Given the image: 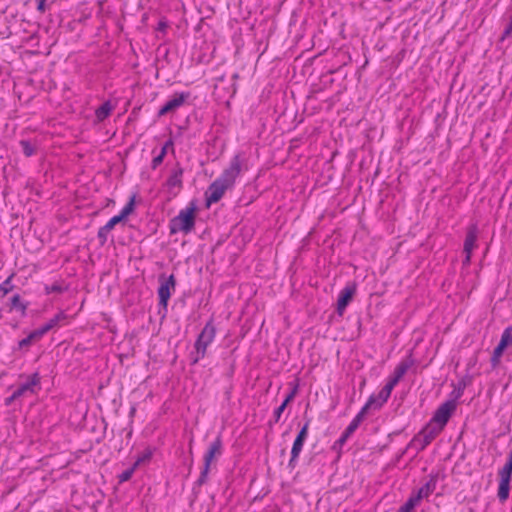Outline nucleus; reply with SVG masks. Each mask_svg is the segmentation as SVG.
<instances>
[{
	"mask_svg": "<svg viewBox=\"0 0 512 512\" xmlns=\"http://www.w3.org/2000/svg\"><path fill=\"white\" fill-rule=\"evenodd\" d=\"M500 342H504L506 348L512 345V327H508L503 331Z\"/></svg>",
	"mask_w": 512,
	"mask_h": 512,
	"instance_id": "cd10ccee",
	"label": "nucleus"
},
{
	"mask_svg": "<svg viewBox=\"0 0 512 512\" xmlns=\"http://www.w3.org/2000/svg\"><path fill=\"white\" fill-rule=\"evenodd\" d=\"M135 208V198L134 196L131 197L129 202L121 209L120 213L118 215L113 216L106 224V230L112 231L114 227L122 222L124 219H126Z\"/></svg>",
	"mask_w": 512,
	"mask_h": 512,
	"instance_id": "dca6fc26",
	"label": "nucleus"
},
{
	"mask_svg": "<svg viewBox=\"0 0 512 512\" xmlns=\"http://www.w3.org/2000/svg\"><path fill=\"white\" fill-rule=\"evenodd\" d=\"M392 391L393 390L385 385L377 394L369 396L367 402L360 411H363V414L366 415L370 410H380L390 398Z\"/></svg>",
	"mask_w": 512,
	"mask_h": 512,
	"instance_id": "0eeeda50",
	"label": "nucleus"
},
{
	"mask_svg": "<svg viewBox=\"0 0 512 512\" xmlns=\"http://www.w3.org/2000/svg\"><path fill=\"white\" fill-rule=\"evenodd\" d=\"M309 426H310V421L308 420L303 425V427L301 428V430L299 431V433L297 434V436L293 442L292 449H291V458L289 460V465L292 467H295V464L297 463V460H298L300 453L303 449V445L308 437Z\"/></svg>",
	"mask_w": 512,
	"mask_h": 512,
	"instance_id": "9d476101",
	"label": "nucleus"
},
{
	"mask_svg": "<svg viewBox=\"0 0 512 512\" xmlns=\"http://www.w3.org/2000/svg\"><path fill=\"white\" fill-rule=\"evenodd\" d=\"M216 337V328L212 321H209L205 324L201 333L199 334L196 342H195V358L193 363H197L199 360L203 359L206 355L207 348L212 344Z\"/></svg>",
	"mask_w": 512,
	"mask_h": 512,
	"instance_id": "7ed1b4c3",
	"label": "nucleus"
},
{
	"mask_svg": "<svg viewBox=\"0 0 512 512\" xmlns=\"http://www.w3.org/2000/svg\"><path fill=\"white\" fill-rule=\"evenodd\" d=\"M356 293V286L353 283H348L340 292L337 299V313L342 316L346 307L353 299Z\"/></svg>",
	"mask_w": 512,
	"mask_h": 512,
	"instance_id": "f8f14e48",
	"label": "nucleus"
},
{
	"mask_svg": "<svg viewBox=\"0 0 512 512\" xmlns=\"http://www.w3.org/2000/svg\"><path fill=\"white\" fill-rule=\"evenodd\" d=\"M365 414H363V411H359L357 415L352 419V421L349 423V425L346 427L345 431L343 432L340 442L344 443L359 427L361 422L365 418Z\"/></svg>",
	"mask_w": 512,
	"mask_h": 512,
	"instance_id": "a211bd4d",
	"label": "nucleus"
},
{
	"mask_svg": "<svg viewBox=\"0 0 512 512\" xmlns=\"http://www.w3.org/2000/svg\"><path fill=\"white\" fill-rule=\"evenodd\" d=\"M182 177L183 169L177 164L166 181V187L170 193L176 195L180 192L183 186Z\"/></svg>",
	"mask_w": 512,
	"mask_h": 512,
	"instance_id": "2eb2a0df",
	"label": "nucleus"
},
{
	"mask_svg": "<svg viewBox=\"0 0 512 512\" xmlns=\"http://www.w3.org/2000/svg\"><path fill=\"white\" fill-rule=\"evenodd\" d=\"M456 402L455 400H448L442 403L437 410L435 411L433 417L429 421L434 424L438 428L441 427V430L444 429L446 424L448 423L450 417L456 410Z\"/></svg>",
	"mask_w": 512,
	"mask_h": 512,
	"instance_id": "423d86ee",
	"label": "nucleus"
},
{
	"mask_svg": "<svg viewBox=\"0 0 512 512\" xmlns=\"http://www.w3.org/2000/svg\"><path fill=\"white\" fill-rule=\"evenodd\" d=\"M436 489V480L431 478L411 496L420 504L423 499H427Z\"/></svg>",
	"mask_w": 512,
	"mask_h": 512,
	"instance_id": "f3484780",
	"label": "nucleus"
},
{
	"mask_svg": "<svg viewBox=\"0 0 512 512\" xmlns=\"http://www.w3.org/2000/svg\"><path fill=\"white\" fill-rule=\"evenodd\" d=\"M160 286L158 288L159 303L163 308H166L171 295L175 292L176 280L175 276L171 274L169 277L161 275L159 277Z\"/></svg>",
	"mask_w": 512,
	"mask_h": 512,
	"instance_id": "6e6552de",
	"label": "nucleus"
},
{
	"mask_svg": "<svg viewBox=\"0 0 512 512\" xmlns=\"http://www.w3.org/2000/svg\"><path fill=\"white\" fill-rule=\"evenodd\" d=\"M20 310L22 312V314L25 313L26 309H27V305L24 304L22 301H21V297L19 294H15L12 298H11V306H10V310Z\"/></svg>",
	"mask_w": 512,
	"mask_h": 512,
	"instance_id": "bb28decb",
	"label": "nucleus"
},
{
	"mask_svg": "<svg viewBox=\"0 0 512 512\" xmlns=\"http://www.w3.org/2000/svg\"><path fill=\"white\" fill-rule=\"evenodd\" d=\"M135 470H136V467L133 466L130 469L123 471L118 477L119 482L123 483V482L130 480L131 477L133 476Z\"/></svg>",
	"mask_w": 512,
	"mask_h": 512,
	"instance_id": "2f4dec72",
	"label": "nucleus"
},
{
	"mask_svg": "<svg viewBox=\"0 0 512 512\" xmlns=\"http://www.w3.org/2000/svg\"><path fill=\"white\" fill-rule=\"evenodd\" d=\"M223 442L221 436H217L208 446L203 455V468L200 474V482H204L210 471L211 465L222 455Z\"/></svg>",
	"mask_w": 512,
	"mask_h": 512,
	"instance_id": "20e7f679",
	"label": "nucleus"
},
{
	"mask_svg": "<svg viewBox=\"0 0 512 512\" xmlns=\"http://www.w3.org/2000/svg\"><path fill=\"white\" fill-rule=\"evenodd\" d=\"M511 480L499 478L497 497L501 503H505L509 498Z\"/></svg>",
	"mask_w": 512,
	"mask_h": 512,
	"instance_id": "4be33fe9",
	"label": "nucleus"
},
{
	"mask_svg": "<svg viewBox=\"0 0 512 512\" xmlns=\"http://www.w3.org/2000/svg\"><path fill=\"white\" fill-rule=\"evenodd\" d=\"M46 330L42 327L35 329L34 331L29 333L30 339H32L34 342L39 341L45 334Z\"/></svg>",
	"mask_w": 512,
	"mask_h": 512,
	"instance_id": "c756f323",
	"label": "nucleus"
},
{
	"mask_svg": "<svg viewBox=\"0 0 512 512\" xmlns=\"http://www.w3.org/2000/svg\"><path fill=\"white\" fill-rule=\"evenodd\" d=\"M443 430L432 423H428L417 435L414 436L412 443L418 450H424Z\"/></svg>",
	"mask_w": 512,
	"mask_h": 512,
	"instance_id": "39448f33",
	"label": "nucleus"
},
{
	"mask_svg": "<svg viewBox=\"0 0 512 512\" xmlns=\"http://www.w3.org/2000/svg\"><path fill=\"white\" fill-rule=\"evenodd\" d=\"M20 144H21L23 153L27 157L32 156L34 154V147L28 141L23 140L20 142Z\"/></svg>",
	"mask_w": 512,
	"mask_h": 512,
	"instance_id": "473e14b6",
	"label": "nucleus"
},
{
	"mask_svg": "<svg viewBox=\"0 0 512 512\" xmlns=\"http://www.w3.org/2000/svg\"><path fill=\"white\" fill-rule=\"evenodd\" d=\"M113 105L106 101L104 102L99 108L95 111V117L98 122L104 121L107 117L110 116L111 112L113 111Z\"/></svg>",
	"mask_w": 512,
	"mask_h": 512,
	"instance_id": "5701e85b",
	"label": "nucleus"
},
{
	"mask_svg": "<svg viewBox=\"0 0 512 512\" xmlns=\"http://www.w3.org/2000/svg\"><path fill=\"white\" fill-rule=\"evenodd\" d=\"M412 365L413 360L411 358L402 359L387 378L385 385L393 390Z\"/></svg>",
	"mask_w": 512,
	"mask_h": 512,
	"instance_id": "9b49d317",
	"label": "nucleus"
},
{
	"mask_svg": "<svg viewBox=\"0 0 512 512\" xmlns=\"http://www.w3.org/2000/svg\"><path fill=\"white\" fill-rule=\"evenodd\" d=\"M110 230H106V226L104 225L98 230V238L101 240L102 243L106 242L107 236L110 233Z\"/></svg>",
	"mask_w": 512,
	"mask_h": 512,
	"instance_id": "f704fd0d",
	"label": "nucleus"
},
{
	"mask_svg": "<svg viewBox=\"0 0 512 512\" xmlns=\"http://www.w3.org/2000/svg\"><path fill=\"white\" fill-rule=\"evenodd\" d=\"M66 289L67 288L64 286V283L62 281H56L53 284L45 285V287H44L45 294H47V295L52 294V293L60 294V293L64 292Z\"/></svg>",
	"mask_w": 512,
	"mask_h": 512,
	"instance_id": "a878e982",
	"label": "nucleus"
},
{
	"mask_svg": "<svg viewBox=\"0 0 512 512\" xmlns=\"http://www.w3.org/2000/svg\"><path fill=\"white\" fill-rule=\"evenodd\" d=\"M168 149H171L172 151H174V144L171 139H169L168 141L165 142V144L162 146L159 154L156 155L152 159V162H151L152 169H156L163 162V160L168 152Z\"/></svg>",
	"mask_w": 512,
	"mask_h": 512,
	"instance_id": "412c9836",
	"label": "nucleus"
},
{
	"mask_svg": "<svg viewBox=\"0 0 512 512\" xmlns=\"http://www.w3.org/2000/svg\"><path fill=\"white\" fill-rule=\"evenodd\" d=\"M45 2L46 0H38V6L37 9L41 12L45 11Z\"/></svg>",
	"mask_w": 512,
	"mask_h": 512,
	"instance_id": "4c0bfd02",
	"label": "nucleus"
},
{
	"mask_svg": "<svg viewBox=\"0 0 512 512\" xmlns=\"http://www.w3.org/2000/svg\"><path fill=\"white\" fill-rule=\"evenodd\" d=\"M40 385V376L38 373H34L27 377L25 383L21 384L18 388L14 390V397H22L26 394H35L37 392V388Z\"/></svg>",
	"mask_w": 512,
	"mask_h": 512,
	"instance_id": "ddd939ff",
	"label": "nucleus"
},
{
	"mask_svg": "<svg viewBox=\"0 0 512 512\" xmlns=\"http://www.w3.org/2000/svg\"><path fill=\"white\" fill-rule=\"evenodd\" d=\"M196 219V205L190 203L184 209H181L177 216L172 218L169 223L171 234L182 232L184 234L190 233L195 226Z\"/></svg>",
	"mask_w": 512,
	"mask_h": 512,
	"instance_id": "f03ea898",
	"label": "nucleus"
},
{
	"mask_svg": "<svg viewBox=\"0 0 512 512\" xmlns=\"http://www.w3.org/2000/svg\"><path fill=\"white\" fill-rule=\"evenodd\" d=\"M32 343H34V341H33L32 339H30V336L28 335L26 338L22 339V340L19 342V347H20V348L28 347V346H30Z\"/></svg>",
	"mask_w": 512,
	"mask_h": 512,
	"instance_id": "c9c22d12",
	"label": "nucleus"
},
{
	"mask_svg": "<svg viewBox=\"0 0 512 512\" xmlns=\"http://www.w3.org/2000/svg\"><path fill=\"white\" fill-rule=\"evenodd\" d=\"M12 277L13 275L9 276L1 285H0V292L3 294V296L10 293L13 289L12 285Z\"/></svg>",
	"mask_w": 512,
	"mask_h": 512,
	"instance_id": "c85d7f7f",
	"label": "nucleus"
},
{
	"mask_svg": "<svg viewBox=\"0 0 512 512\" xmlns=\"http://www.w3.org/2000/svg\"><path fill=\"white\" fill-rule=\"evenodd\" d=\"M245 157L242 153H236L230 160L228 167L209 185L205 192V204L210 207L219 202L227 190L233 189L237 178L247 171Z\"/></svg>",
	"mask_w": 512,
	"mask_h": 512,
	"instance_id": "f257e3e1",
	"label": "nucleus"
},
{
	"mask_svg": "<svg viewBox=\"0 0 512 512\" xmlns=\"http://www.w3.org/2000/svg\"><path fill=\"white\" fill-rule=\"evenodd\" d=\"M159 26H160L161 29L165 28V24L164 23H160Z\"/></svg>",
	"mask_w": 512,
	"mask_h": 512,
	"instance_id": "a19ab883",
	"label": "nucleus"
},
{
	"mask_svg": "<svg viewBox=\"0 0 512 512\" xmlns=\"http://www.w3.org/2000/svg\"><path fill=\"white\" fill-rule=\"evenodd\" d=\"M477 239H478V228L475 224L470 225L467 228L466 237H465L464 245H463V252L465 254V258L463 260L464 266H469L471 263L472 253L478 247Z\"/></svg>",
	"mask_w": 512,
	"mask_h": 512,
	"instance_id": "1a4fd4ad",
	"label": "nucleus"
},
{
	"mask_svg": "<svg viewBox=\"0 0 512 512\" xmlns=\"http://www.w3.org/2000/svg\"><path fill=\"white\" fill-rule=\"evenodd\" d=\"M152 457V452L151 450L147 449L143 452V454L141 456H139L137 458V460L135 461L134 463V467H138L141 463L143 462H146V461H149Z\"/></svg>",
	"mask_w": 512,
	"mask_h": 512,
	"instance_id": "7c9ffc66",
	"label": "nucleus"
},
{
	"mask_svg": "<svg viewBox=\"0 0 512 512\" xmlns=\"http://www.w3.org/2000/svg\"><path fill=\"white\" fill-rule=\"evenodd\" d=\"M418 505L419 503L410 495V497L403 506L407 511L412 512L414 508Z\"/></svg>",
	"mask_w": 512,
	"mask_h": 512,
	"instance_id": "72a5a7b5",
	"label": "nucleus"
},
{
	"mask_svg": "<svg viewBox=\"0 0 512 512\" xmlns=\"http://www.w3.org/2000/svg\"><path fill=\"white\" fill-rule=\"evenodd\" d=\"M397 512H409V511H407V510L404 508V506L402 505V506L398 509V511H397Z\"/></svg>",
	"mask_w": 512,
	"mask_h": 512,
	"instance_id": "ea45409f",
	"label": "nucleus"
},
{
	"mask_svg": "<svg viewBox=\"0 0 512 512\" xmlns=\"http://www.w3.org/2000/svg\"><path fill=\"white\" fill-rule=\"evenodd\" d=\"M512 35V17L509 25L506 27V29L503 32L502 38H506Z\"/></svg>",
	"mask_w": 512,
	"mask_h": 512,
	"instance_id": "e433bc0d",
	"label": "nucleus"
},
{
	"mask_svg": "<svg viewBox=\"0 0 512 512\" xmlns=\"http://www.w3.org/2000/svg\"><path fill=\"white\" fill-rule=\"evenodd\" d=\"M189 98V93L180 92L174 93L171 98L161 107L158 112L159 116H164L167 113L175 111L181 107L185 101Z\"/></svg>",
	"mask_w": 512,
	"mask_h": 512,
	"instance_id": "4468645a",
	"label": "nucleus"
},
{
	"mask_svg": "<svg viewBox=\"0 0 512 512\" xmlns=\"http://www.w3.org/2000/svg\"><path fill=\"white\" fill-rule=\"evenodd\" d=\"M506 349L504 342L497 345V347L493 351V355L491 357V364L493 367H497L500 363V359L503 355L504 350Z\"/></svg>",
	"mask_w": 512,
	"mask_h": 512,
	"instance_id": "393cba45",
	"label": "nucleus"
},
{
	"mask_svg": "<svg viewBox=\"0 0 512 512\" xmlns=\"http://www.w3.org/2000/svg\"><path fill=\"white\" fill-rule=\"evenodd\" d=\"M70 323V317L64 312L57 313L47 323L43 325V328L48 333L51 329L68 325Z\"/></svg>",
	"mask_w": 512,
	"mask_h": 512,
	"instance_id": "6ab92c4d",
	"label": "nucleus"
},
{
	"mask_svg": "<svg viewBox=\"0 0 512 512\" xmlns=\"http://www.w3.org/2000/svg\"><path fill=\"white\" fill-rule=\"evenodd\" d=\"M297 392H298V384H295L293 389L286 395L282 404L277 409H275V411H274L275 422H278L280 420L281 415L284 412L285 408L295 398Z\"/></svg>",
	"mask_w": 512,
	"mask_h": 512,
	"instance_id": "aec40b11",
	"label": "nucleus"
},
{
	"mask_svg": "<svg viewBox=\"0 0 512 512\" xmlns=\"http://www.w3.org/2000/svg\"><path fill=\"white\" fill-rule=\"evenodd\" d=\"M19 397H14V392L12 393V395L6 399V404H10L12 403L14 400L18 399Z\"/></svg>",
	"mask_w": 512,
	"mask_h": 512,
	"instance_id": "58836bf2",
	"label": "nucleus"
},
{
	"mask_svg": "<svg viewBox=\"0 0 512 512\" xmlns=\"http://www.w3.org/2000/svg\"><path fill=\"white\" fill-rule=\"evenodd\" d=\"M499 478L511 480L512 478V450L509 452L507 456L506 463L504 466L498 471Z\"/></svg>",
	"mask_w": 512,
	"mask_h": 512,
	"instance_id": "b1692460",
	"label": "nucleus"
}]
</instances>
